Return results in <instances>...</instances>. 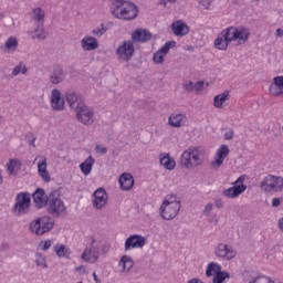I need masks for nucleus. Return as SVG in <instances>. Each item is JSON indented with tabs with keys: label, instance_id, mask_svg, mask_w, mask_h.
Wrapping results in <instances>:
<instances>
[{
	"label": "nucleus",
	"instance_id": "680f3d73",
	"mask_svg": "<svg viewBox=\"0 0 283 283\" xmlns=\"http://www.w3.org/2000/svg\"><path fill=\"white\" fill-rule=\"evenodd\" d=\"M93 279L95 283H101V280L98 279V275H96V272L93 273Z\"/></svg>",
	"mask_w": 283,
	"mask_h": 283
},
{
	"label": "nucleus",
	"instance_id": "a211bd4d",
	"mask_svg": "<svg viewBox=\"0 0 283 283\" xmlns=\"http://www.w3.org/2000/svg\"><path fill=\"white\" fill-rule=\"evenodd\" d=\"M244 191H247V185L241 184V185L232 186L228 189H224L222 191V196L224 198H228L229 200H233V199L238 198L239 196H242V193H244Z\"/></svg>",
	"mask_w": 283,
	"mask_h": 283
},
{
	"label": "nucleus",
	"instance_id": "c03bdc74",
	"mask_svg": "<svg viewBox=\"0 0 283 283\" xmlns=\"http://www.w3.org/2000/svg\"><path fill=\"white\" fill-rule=\"evenodd\" d=\"M153 61H154V63H157V65H160V64L165 63V54H163L159 51H157L153 55Z\"/></svg>",
	"mask_w": 283,
	"mask_h": 283
},
{
	"label": "nucleus",
	"instance_id": "c9c22d12",
	"mask_svg": "<svg viewBox=\"0 0 283 283\" xmlns=\"http://www.w3.org/2000/svg\"><path fill=\"white\" fill-rule=\"evenodd\" d=\"M54 252L57 255V258H66L69 259L72 251L70 250V248L63 245V244H56L54 247Z\"/></svg>",
	"mask_w": 283,
	"mask_h": 283
},
{
	"label": "nucleus",
	"instance_id": "a19ab883",
	"mask_svg": "<svg viewBox=\"0 0 283 283\" xmlns=\"http://www.w3.org/2000/svg\"><path fill=\"white\" fill-rule=\"evenodd\" d=\"M105 32H107V27H105V24H101L99 27H96L95 29L92 30L93 36H97V38L103 36Z\"/></svg>",
	"mask_w": 283,
	"mask_h": 283
},
{
	"label": "nucleus",
	"instance_id": "7ed1b4c3",
	"mask_svg": "<svg viewBox=\"0 0 283 283\" xmlns=\"http://www.w3.org/2000/svg\"><path fill=\"white\" fill-rule=\"evenodd\" d=\"M46 211L53 218H65L67 216V206L61 199V192L59 190H54L49 195Z\"/></svg>",
	"mask_w": 283,
	"mask_h": 283
},
{
	"label": "nucleus",
	"instance_id": "f704fd0d",
	"mask_svg": "<svg viewBox=\"0 0 283 283\" xmlns=\"http://www.w3.org/2000/svg\"><path fill=\"white\" fill-rule=\"evenodd\" d=\"M228 98H229V92H223L222 94L214 96V99H213L214 107H217V109L224 108V103H227Z\"/></svg>",
	"mask_w": 283,
	"mask_h": 283
},
{
	"label": "nucleus",
	"instance_id": "052dcab7",
	"mask_svg": "<svg viewBox=\"0 0 283 283\" xmlns=\"http://www.w3.org/2000/svg\"><path fill=\"white\" fill-rule=\"evenodd\" d=\"M275 36L282 38L283 36V30L282 29H277L276 32H275Z\"/></svg>",
	"mask_w": 283,
	"mask_h": 283
},
{
	"label": "nucleus",
	"instance_id": "6ab92c4d",
	"mask_svg": "<svg viewBox=\"0 0 283 283\" xmlns=\"http://www.w3.org/2000/svg\"><path fill=\"white\" fill-rule=\"evenodd\" d=\"M130 41L134 43H147L151 41V32L146 29H137L132 33Z\"/></svg>",
	"mask_w": 283,
	"mask_h": 283
},
{
	"label": "nucleus",
	"instance_id": "8fccbe9b",
	"mask_svg": "<svg viewBox=\"0 0 283 283\" xmlns=\"http://www.w3.org/2000/svg\"><path fill=\"white\" fill-rule=\"evenodd\" d=\"M208 222L210 224H212L213 227H218V223L220 222V219H218V216L214 214V216H211L209 219H208Z\"/></svg>",
	"mask_w": 283,
	"mask_h": 283
},
{
	"label": "nucleus",
	"instance_id": "0eeeda50",
	"mask_svg": "<svg viewBox=\"0 0 283 283\" xmlns=\"http://www.w3.org/2000/svg\"><path fill=\"white\" fill-rule=\"evenodd\" d=\"M30 196L27 193H19L12 208V213L17 218H20L21 216H28L30 213Z\"/></svg>",
	"mask_w": 283,
	"mask_h": 283
},
{
	"label": "nucleus",
	"instance_id": "a18cd8bd",
	"mask_svg": "<svg viewBox=\"0 0 283 283\" xmlns=\"http://www.w3.org/2000/svg\"><path fill=\"white\" fill-rule=\"evenodd\" d=\"M51 247H52V240L50 239L41 241L39 243V249H41V251H48L50 250Z\"/></svg>",
	"mask_w": 283,
	"mask_h": 283
},
{
	"label": "nucleus",
	"instance_id": "58836bf2",
	"mask_svg": "<svg viewBox=\"0 0 283 283\" xmlns=\"http://www.w3.org/2000/svg\"><path fill=\"white\" fill-rule=\"evenodd\" d=\"M12 76H19V74H28V66L25 63L20 62L18 65H15L12 70Z\"/></svg>",
	"mask_w": 283,
	"mask_h": 283
},
{
	"label": "nucleus",
	"instance_id": "f03ea898",
	"mask_svg": "<svg viewBox=\"0 0 283 283\" xmlns=\"http://www.w3.org/2000/svg\"><path fill=\"white\" fill-rule=\"evenodd\" d=\"M181 208L182 205L178 196L174 193L167 195L159 207V216L163 220H176Z\"/></svg>",
	"mask_w": 283,
	"mask_h": 283
},
{
	"label": "nucleus",
	"instance_id": "b1692460",
	"mask_svg": "<svg viewBox=\"0 0 283 283\" xmlns=\"http://www.w3.org/2000/svg\"><path fill=\"white\" fill-rule=\"evenodd\" d=\"M81 48L84 52H94V50H98V40L92 35H86L81 40Z\"/></svg>",
	"mask_w": 283,
	"mask_h": 283
},
{
	"label": "nucleus",
	"instance_id": "37998d69",
	"mask_svg": "<svg viewBox=\"0 0 283 283\" xmlns=\"http://www.w3.org/2000/svg\"><path fill=\"white\" fill-rule=\"evenodd\" d=\"M35 262L38 266H42V269H48V262L45 261V256H43L41 253L35 254Z\"/></svg>",
	"mask_w": 283,
	"mask_h": 283
},
{
	"label": "nucleus",
	"instance_id": "f3484780",
	"mask_svg": "<svg viewBox=\"0 0 283 283\" xmlns=\"http://www.w3.org/2000/svg\"><path fill=\"white\" fill-rule=\"evenodd\" d=\"M51 107L53 112H63L65 109V98L59 88H53L51 92Z\"/></svg>",
	"mask_w": 283,
	"mask_h": 283
},
{
	"label": "nucleus",
	"instance_id": "39448f33",
	"mask_svg": "<svg viewBox=\"0 0 283 283\" xmlns=\"http://www.w3.org/2000/svg\"><path fill=\"white\" fill-rule=\"evenodd\" d=\"M221 33L230 43L238 41V45H244V43L249 41V36H251V32L247 28L229 27Z\"/></svg>",
	"mask_w": 283,
	"mask_h": 283
},
{
	"label": "nucleus",
	"instance_id": "ea45409f",
	"mask_svg": "<svg viewBox=\"0 0 283 283\" xmlns=\"http://www.w3.org/2000/svg\"><path fill=\"white\" fill-rule=\"evenodd\" d=\"M174 48H176V41H168L160 48L159 52L163 53L164 56H167L169 51Z\"/></svg>",
	"mask_w": 283,
	"mask_h": 283
},
{
	"label": "nucleus",
	"instance_id": "473e14b6",
	"mask_svg": "<svg viewBox=\"0 0 283 283\" xmlns=\"http://www.w3.org/2000/svg\"><path fill=\"white\" fill-rule=\"evenodd\" d=\"M260 189H262V191H265L266 193H271V191H274L275 187L273 185V175L266 176L260 182Z\"/></svg>",
	"mask_w": 283,
	"mask_h": 283
},
{
	"label": "nucleus",
	"instance_id": "0e129e2a",
	"mask_svg": "<svg viewBox=\"0 0 283 283\" xmlns=\"http://www.w3.org/2000/svg\"><path fill=\"white\" fill-rule=\"evenodd\" d=\"M242 180H244V178L239 177V178L234 181V186L240 185V182H242Z\"/></svg>",
	"mask_w": 283,
	"mask_h": 283
},
{
	"label": "nucleus",
	"instance_id": "69168bd1",
	"mask_svg": "<svg viewBox=\"0 0 283 283\" xmlns=\"http://www.w3.org/2000/svg\"><path fill=\"white\" fill-rule=\"evenodd\" d=\"M3 185V170L0 169V186Z\"/></svg>",
	"mask_w": 283,
	"mask_h": 283
},
{
	"label": "nucleus",
	"instance_id": "bf43d9fd",
	"mask_svg": "<svg viewBox=\"0 0 283 283\" xmlns=\"http://www.w3.org/2000/svg\"><path fill=\"white\" fill-rule=\"evenodd\" d=\"M280 198H274L273 200H272V207H280Z\"/></svg>",
	"mask_w": 283,
	"mask_h": 283
},
{
	"label": "nucleus",
	"instance_id": "c85d7f7f",
	"mask_svg": "<svg viewBox=\"0 0 283 283\" xmlns=\"http://www.w3.org/2000/svg\"><path fill=\"white\" fill-rule=\"evenodd\" d=\"M38 163V174L44 180V182H50V172H48V159L45 157H40Z\"/></svg>",
	"mask_w": 283,
	"mask_h": 283
},
{
	"label": "nucleus",
	"instance_id": "dca6fc26",
	"mask_svg": "<svg viewBox=\"0 0 283 283\" xmlns=\"http://www.w3.org/2000/svg\"><path fill=\"white\" fill-rule=\"evenodd\" d=\"M66 102L71 109H80L85 105V99H83V96H81V93L76 91H67L65 94Z\"/></svg>",
	"mask_w": 283,
	"mask_h": 283
},
{
	"label": "nucleus",
	"instance_id": "5701e85b",
	"mask_svg": "<svg viewBox=\"0 0 283 283\" xmlns=\"http://www.w3.org/2000/svg\"><path fill=\"white\" fill-rule=\"evenodd\" d=\"M33 202L35 203V207L38 209H43V207L48 206V195H45V191L41 188H38L34 193L32 195Z\"/></svg>",
	"mask_w": 283,
	"mask_h": 283
},
{
	"label": "nucleus",
	"instance_id": "a878e982",
	"mask_svg": "<svg viewBox=\"0 0 283 283\" xmlns=\"http://www.w3.org/2000/svg\"><path fill=\"white\" fill-rule=\"evenodd\" d=\"M272 96H282L283 94V76H275L269 88Z\"/></svg>",
	"mask_w": 283,
	"mask_h": 283
},
{
	"label": "nucleus",
	"instance_id": "2f4dec72",
	"mask_svg": "<svg viewBox=\"0 0 283 283\" xmlns=\"http://www.w3.org/2000/svg\"><path fill=\"white\" fill-rule=\"evenodd\" d=\"M31 39L38 41H45L48 39V32L43 28V24H36L35 30L31 32Z\"/></svg>",
	"mask_w": 283,
	"mask_h": 283
},
{
	"label": "nucleus",
	"instance_id": "9b49d317",
	"mask_svg": "<svg viewBox=\"0 0 283 283\" xmlns=\"http://www.w3.org/2000/svg\"><path fill=\"white\" fill-rule=\"evenodd\" d=\"M92 198L93 209H95L96 211H103V209L107 207V200L109 197L107 196V191L105 190V188L96 189L93 192Z\"/></svg>",
	"mask_w": 283,
	"mask_h": 283
},
{
	"label": "nucleus",
	"instance_id": "603ef678",
	"mask_svg": "<svg viewBox=\"0 0 283 283\" xmlns=\"http://www.w3.org/2000/svg\"><path fill=\"white\" fill-rule=\"evenodd\" d=\"M0 251H1V253H8V251H10V243H8V242L1 243Z\"/></svg>",
	"mask_w": 283,
	"mask_h": 283
},
{
	"label": "nucleus",
	"instance_id": "774afa93",
	"mask_svg": "<svg viewBox=\"0 0 283 283\" xmlns=\"http://www.w3.org/2000/svg\"><path fill=\"white\" fill-rule=\"evenodd\" d=\"M6 15H3V13L0 12V19H3Z\"/></svg>",
	"mask_w": 283,
	"mask_h": 283
},
{
	"label": "nucleus",
	"instance_id": "ddd939ff",
	"mask_svg": "<svg viewBox=\"0 0 283 283\" xmlns=\"http://www.w3.org/2000/svg\"><path fill=\"white\" fill-rule=\"evenodd\" d=\"M229 154H231V150L229 149V146L226 144H222L214 155V160L210 163L212 169H220L222 165H224V159L229 157Z\"/></svg>",
	"mask_w": 283,
	"mask_h": 283
},
{
	"label": "nucleus",
	"instance_id": "bb28decb",
	"mask_svg": "<svg viewBox=\"0 0 283 283\" xmlns=\"http://www.w3.org/2000/svg\"><path fill=\"white\" fill-rule=\"evenodd\" d=\"M118 266L119 273H129V271L134 269V259L127 254H124L119 259Z\"/></svg>",
	"mask_w": 283,
	"mask_h": 283
},
{
	"label": "nucleus",
	"instance_id": "338daca9",
	"mask_svg": "<svg viewBox=\"0 0 283 283\" xmlns=\"http://www.w3.org/2000/svg\"><path fill=\"white\" fill-rule=\"evenodd\" d=\"M34 140H36V138H33V139L29 143V145H31L32 147H35Z\"/></svg>",
	"mask_w": 283,
	"mask_h": 283
},
{
	"label": "nucleus",
	"instance_id": "4be33fe9",
	"mask_svg": "<svg viewBox=\"0 0 283 283\" xmlns=\"http://www.w3.org/2000/svg\"><path fill=\"white\" fill-rule=\"evenodd\" d=\"M170 28L175 36H187L190 30L189 25H187V22H182V20L172 22Z\"/></svg>",
	"mask_w": 283,
	"mask_h": 283
},
{
	"label": "nucleus",
	"instance_id": "5fc2aeb1",
	"mask_svg": "<svg viewBox=\"0 0 283 283\" xmlns=\"http://www.w3.org/2000/svg\"><path fill=\"white\" fill-rule=\"evenodd\" d=\"M112 4H111V12L112 10H115L116 8H118L119 3L125 2V0H112Z\"/></svg>",
	"mask_w": 283,
	"mask_h": 283
},
{
	"label": "nucleus",
	"instance_id": "aec40b11",
	"mask_svg": "<svg viewBox=\"0 0 283 283\" xmlns=\"http://www.w3.org/2000/svg\"><path fill=\"white\" fill-rule=\"evenodd\" d=\"M168 125H170V127H175L176 129L185 127V125H187V115L182 113H172L168 117Z\"/></svg>",
	"mask_w": 283,
	"mask_h": 283
},
{
	"label": "nucleus",
	"instance_id": "9d476101",
	"mask_svg": "<svg viewBox=\"0 0 283 283\" xmlns=\"http://www.w3.org/2000/svg\"><path fill=\"white\" fill-rule=\"evenodd\" d=\"M94 109L86 104H83L80 108L76 109V120L82 123V125H94Z\"/></svg>",
	"mask_w": 283,
	"mask_h": 283
},
{
	"label": "nucleus",
	"instance_id": "412c9836",
	"mask_svg": "<svg viewBox=\"0 0 283 283\" xmlns=\"http://www.w3.org/2000/svg\"><path fill=\"white\" fill-rule=\"evenodd\" d=\"M49 81L52 83V85H59L60 83H63V81H65V71L63 70V66L54 65L53 71L49 76Z\"/></svg>",
	"mask_w": 283,
	"mask_h": 283
},
{
	"label": "nucleus",
	"instance_id": "1a4fd4ad",
	"mask_svg": "<svg viewBox=\"0 0 283 283\" xmlns=\"http://www.w3.org/2000/svg\"><path fill=\"white\" fill-rule=\"evenodd\" d=\"M135 52L136 49L134 46V41L126 40L118 45L116 50V55L118 59H120V61H125L127 63L132 61V59H134Z\"/></svg>",
	"mask_w": 283,
	"mask_h": 283
},
{
	"label": "nucleus",
	"instance_id": "f257e3e1",
	"mask_svg": "<svg viewBox=\"0 0 283 283\" xmlns=\"http://www.w3.org/2000/svg\"><path fill=\"white\" fill-rule=\"evenodd\" d=\"M205 163V149L200 146H190L182 154L179 159L180 167L189 171L198 169Z\"/></svg>",
	"mask_w": 283,
	"mask_h": 283
},
{
	"label": "nucleus",
	"instance_id": "cd10ccee",
	"mask_svg": "<svg viewBox=\"0 0 283 283\" xmlns=\"http://www.w3.org/2000/svg\"><path fill=\"white\" fill-rule=\"evenodd\" d=\"M119 185L122 191H132V189L134 188V176H132V174L129 172H124L119 177Z\"/></svg>",
	"mask_w": 283,
	"mask_h": 283
},
{
	"label": "nucleus",
	"instance_id": "7c9ffc66",
	"mask_svg": "<svg viewBox=\"0 0 283 283\" xmlns=\"http://www.w3.org/2000/svg\"><path fill=\"white\" fill-rule=\"evenodd\" d=\"M160 166L165 167V169H168V171H171L176 169V160L174 158L169 157V154H161L160 155Z\"/></svg>",
	"mask_w": 283,
	"mask_h": 283
},
{
	"label": "nucleus",
	"instance_id": "49530a36",
	"mask_svg": "<svg viewBox=\"0 0 283 283\" xmlns=\"http://www.w3.org/2000/svg\"><path fill=\"white\" fill-rule=\"evenodd\" d=\"M198 3L205 10H209L211 8V3H213V0H198Z\"/></svg>",
	"mask_w": 283,
	"mask_h": 283
},
{
	"label": "nucleus",
	"instance_id": "c756f323",
	"mask_svg": "<svg viewBox=\"0 0 283 283\" xmlns=\"http://www.w3.org/2000/svg\"><path fill=\"white\" fill-rule=\"evenodd\" d=\"M30 17L31 21H34L36 25L45 23V11L39 7L31 11Z\"/></svg>",
	"mask_w": 283,
	"mask_h": 283
},
{
	"label": "nucleus",
	"instance_id": "864d4df0",
	"mask_svg": "<svg viewBox=\"0 0 283 283\" xmlns=\"http://www.w3.org/2000/svg\"><path fill=\"white\" fill-rule=\"evenodd\" d=\"M193 85H195L193 82H191V81L187 82V83L184 84V90L186 92H193Z\"/></svg>",
	"mask_w": 283,
	"mask_h": 283
},
{
	"label": "nucleus",
	"instance_id": "f8f14e48",
	"mask_svg": "<svg viewBox=\"0 0 283 283\" xmlns=\"http://www.w3.org/2000/svg\"><path fill=\"white\" fill-rule=\"evenodd\" d=\"M214 255L221 260H224L226 262H230V260H233V258L238 255V252L231 245L219 243L214 248Z\"/></svg>",
	"mask_w": 283,
	"mask_h": 283
},
{
	"label": "nucleus",
	"instance_id": "423d86ee",
	"mask_svg": "<svg viewBox=\"0 0 283 283\" xmlns=\"http://www.w3.org/2000/svg\"><path fill=\"white\" fill-rule=\"evenodd\" d=\"M54 229V219L50 217L39 218L35 221L29 223V231L35 235H45Z\"/></svg>",
	"mask_w": 283,
	"mask_h": 283
},
{
	"label": "nucleus",
	"instance_id": "e433bc0d",
	"mask_svg": "<svg viewBox=\"0 0 283 283\" xmlns=\"http://www.w3.org/2000/svg\"><path fill=\"white\" fill-rule=\"evenodd\" d=\"M229 40L222 33H220L218 38L214 40V48L217 50L224 51L227 50V48H229Z\"/></svg>",
	"mask_w": 283,
	"mask_h": 283
},
{
	"label": "nucleus",
	"instance_id": "6e6552de",
	"mask_svg": "<svg viewBox=\"0 0 283 283\" xmlns=\"http://www.w3.org/2000/svg\"><path fill=\"white\" fill-rule=\"evenodd\" d=\"M206 275L207 277H212V275H214L212 283H222L224 282V280L231 277V274H229L228 272H222V265L216 262H211L208 264Z\"/></svg>",
	"mask_w": 283,
	"mask_h": 283
},
{
	"label": "nucleus",
	"instance_id": "de8ad7c7",
	"mask_svg": "<svg viewBox=\"0 0 283 283\" xmlns=\"http://www.w3.org/2000/svg\"><path fill=\"white\" fill-rule=\"evenodd\" d=\"M211 211H213V203H208V205H206L202 213H203V216L209 217V216H211Z\"/></svg>",
	"mask_w": 283,
	"mask_h": 283
},
{
	"label": "nucleus",
	"instance_id": "4c0bfd02",
	"mask_svg": "<svg viewBox=\"0 0 283 283\" xmlns=\"http://www.w3.org/2000/svg\"><path fill=\"white\" fill-rule=\"evenodd\" d=\"M14 167H21V160L19 159H10L9 163L7 164V171L9 176H14Z\"/></svg>",
	"mask_w": 283,
	"mask_h": 283
},
{
	"label": "nucleus",
	"instance_id": "3c124183",
	"mask_svg": "<svg viewBox=\"0 0 283 283\" xmlns=\"http://www.w3.org/2000/svg\"><path fill=\"white\" fill-rule=\"evenodd\" d=\"M95 151L96 154H107V147L101 146V145H96L95 146Z\"/></svg>",
	"mask_w": 283,
	"mask_h": 283
},
{
	"label": "nucleus",
	"instance_id": "09e8293b",
	"mask_svg": "<svg viewBox=\"0 0 283 283\" xmlns=\"http://www.w3.org/2000/svg\"><path fill=\"white\" fill-rule=\"evenodd\" d=\"M202 87H205V82L198 81L193 84V92H202Z\"/></svg>",
	"mask_w": 283,
	"mask_h": 283
},
{
	"label": "nucleus",
	"instance_id": "4468645a",
	"mask_svg": "<svg viewBox=\"0 0 283 283\" xmlns=\"http://www.w3.org/2000/svg\"><path fill=\"white\" fill-rule=\"evenodd\" d=\"M96 240H92L91 245L86 248L82 254V260L84 262H90L94 264L101 258V248L96 247Z\"/></svg>",
	"mask_w": 283,
	"mask_h": 283
},
{
	"label": "nucleus",
	"instance_id": "2eb2a0df",
	"mask_svg": "<svg viewBox=\"0 0 283 283\" xmlns=\"http://www.w3.org/2000/svg\"><path fill=\"white\" fill-rule=\"evenodd\" d=\"M147 244V239L140 234L129 235L125 240L124 249L125 251H132V249H143Z\"/></svg>",
	"mask_w": 283,
	"mask_h": 283
},
{
	"label": "nucleus",
	"instance_id": "6e6d98bb",
	"mask_svg": "<svg viewBox=\"0 0 283 283\" xmlns=\"http://www.w3.org/2000/svg\"><path fill=\"white\" fill-rule=\"evenodd\" d=\"M224 139L226 140H232L233 139V129H229L224 133Z\"/></svg>",
	"mask_w": 283,
	"mask_h": 283
},
{
	"label": "nucleus",
	"instance_id": "e2e57ef3",
	"mask_svg": "<svg viewBox=\"0 0 283 283\" xmlns=\"http://www.w3.org/2000/svg\"><path fill=\"white\" fill-rule=\"evenodd\" d=\"M279 228L283 232V217L281 219H279Z\"/></svg>",
	"mask_w": 283,
	"mask_h": 283
},
{
	"label": "nucleus",
	"instance_id": "79ce46f5",
	"mask_svg": "<svg viewBox=\"0 0 283 283\" xmlns=\"http://www.w3.org/2000/svg\"><path fill=\"white\" fill-rule=\"evenodd\" d=\"M274 191L283 190V178L273 176Z\"/></svg>",
	"mask_w": 283,
	"mask_h": 283
},
{
	"label": "nucleus",
	"instance_id": "72a5a7b5",
	"mask_svg": "<svg viewBox=\"0 0 283 283\" xmlns=\"http://www.w3.org/2000/svg\"><path fill=\"white\" fill-rule=\"evenodd\" d=\"M92 167H94V157L88 156L81 165L80 169L84 176L92 174Z\"/></svg>",
	"mask_w": 283,
	"mask_h": 283
},
{
	"label": "nucleus",
	"instance_id": "20e7f679",
	"mask_svg": "<svg viewBox=\"0 0 283 283\" xmlns=\"http://www.w3.org/2000/svg\"><path fill=\"white\" fill-rule=\"evenodd\" d=\"M111 14L115 19H122L123 21H132L138 17V7L134 2L125 1L119 3L117 8L111 11Z\"/></svg>",
	"mask_w": 283,
	"mask_h": 283
},
{
	"label": "nucleus",
	"instance_id": "4d7b16f0",
	"mask_svg": "<svg viewBox=\"0 0 283 283\" xmlns=\"http://www.w3.org/2000/svg\"><path fill=\"white\" fill-rule=\"evenodd\" d=\"M214 205H216L217 209H222V207H224L222 203V199H220V198L214 200Z\"/></svg>",
	"mask_w": 283,
	"mask_h": 283
},
{
	"label": "nucleus",
	"instance_id": "13d9d810",
	"mask_svg": "<svg viewBox=\"0 0 283 283\" xmlns=\"http://www.w3.org/2000/svg\"><path fill=\"white\" fill-rule=\"evenodd\" d=\"M75 271H81V273H83L84 275L87 273V270H85V266L83 265L75 268Z\"/></svg>",
	"mask_w": 283,
	"mask_h": 283
},
{
	"label": "nucleus",
	"instance_id": "393cba45",
	"mask_svg": "<svg viewBox=\"0 0 283 283\" xmlns=\"http://www.w3.org/2000/svg\"><path fill=\"white\" fill-rule=\"evenodd\" d=\"M0 49L2 52H6V54H13V52L19 50V39H17V36L8 38Z\"/></svg>",
	"mask_w": 283,
	"mask_h": 283
}]
</instances>
